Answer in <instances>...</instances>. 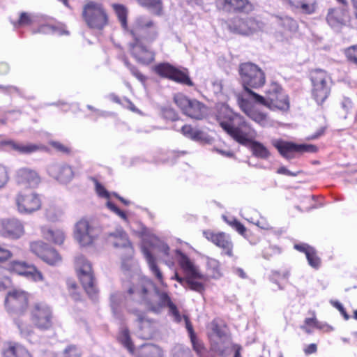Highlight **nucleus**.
Segmentation results:
<instances>
[{
  "label": "nucleus",
  "mask_w": 357,
  "mask_h": 357,
  "mask_svg": "<svg viewBox=\"0 0 357 357\" xmlns=\"http://www.w3.org/2000/svg\"><path fill=\"white\" fill-rule=\"evenodd\" d=\"M43 19L41 18V22L39 23V26L37 29L33 30V33H43V34H53L57 36H63V35H68V31H67L62 26H53L50 25L48 24H43Z\"/></svg>",
  "instance_id": "nucleus-35"
},
{
  "label": "nucleus",
  "mask_w": 357,
  "mask_h": 357,
  "mask_svg": "<svg viewBox=\"0 0 357 357\" xmlns=\"http://www.w3.org/2000/svg\"><path fill=\"white\" fill-rule=\"evenodd\" d=\"M24 234V225L17 219L0 220V236L10 239H18Z\"/></svg>",
  "instance_id": "nucleus-20"
},
{
  "label": "nucleus",
  "mask_w": 357,
  "mask_h": 357,
  "mask_svg": "<svg viewBox=\"0 0 357 357\" xmlns=\"http://www.w3.org/2000/svg\"><path fill=\"white\" fill-rule=\"evenodd\" d=\"M118 340L132 354H135V347L131 341L129 330L126 327H121L118 335Z\"/></svg>",
  "instance_id": "nucleus-39"
},
{
  "label": "nucleus",
  "mask_w": 357,
  "mask_h": 357,
  "mask_svg": "<svg viewBox=\"0 0 357 357\" xmlns=\"http://www.w3.org/2000/svg\"><path fill=\"white\" fill-rule=\"evenodd\" d=\"M107 241L114 248L123 250L122 268L128 270L130 260L134 255V249L126 231L121 227H118L115 231L108 234Z\"/></svg>",
  "instance_id": "nucleus-10"
},
{
  "label": "nucleus",
  "mask_w": 357,
  "mask_h": 357,
  "mask_svg": "<svg viewBox=\"0 0 357 357\" xmlns=\"http://www.w3.org/2000/svg\"><path fill=\"white\" fill-rule=\"evenodd\" d=\"M142 7L146 8L156 15H160L162 11V0H137Z\"/></svg>",
  "instance_id": "nucleus-40"
},
{
  "label": "nucleus",
  "mask_w": 357,
  "mask_h": 357,
  "mask_svg": "<svg viewBox=\"0 0 357 357\" xmlns=\"http://www.w3.org/2000/svg\"><path fill=\"white\" fill-rule=\"evenodd\" d=\"M51 145L57 151L62 153H68L69 149L59 142H52Z\"/></svg>",
  "instance_id": "nucleus-63"
},
{
  "label": "nucleus",
  "mask_w": 357,
  "mask_h": 357,
  "mask_svg": "<svg viewBox=\"0 0 357 357\" xmlns=\"http://www.w3.org/2000/svg\"><path fill=\"white\" fill-rule=\"evenodd\" d=\"M130 33L133 38V42L130 43L131 54L139 63H151L155 54L147 45L153 43L158 37L159 31L156 24L147 16H138L132 24Z\"/></svg>",
  "instance_id": "nucleus-3"
},
{
  "label": "nucleus",
  "mask_w": 357,
  "mask_h": 357,
  "mask_svg": "<svg viewBox=\"0 0 357 357\" xmlns=\"http://www.w3.org/2000/svg\"><path fill=\"white\" fill-rule=\"evenodd\" d=\"M332 305L337 308L342 315L344 317L345 320H348L349 319V315L345 311L342 305L338 301H331Z\"/></svg>",
  "instance_id": "nucleus-61"
},
{
  "label": "nucleus",
  "mask_w": 357,
  "mask_h": 357,
  "mask_svg": "<svg viewBox=\"0 0 357 357\" xmlns=\"http://www.w3.org/2000/svg\"><path fill=\"white\" fill-rule=\"evenodd\" d=\"M29 294L20 289L9 290L4 301L6 312L10 315H24L29 307Z\"/></svg>",
  "instance_id": "nucleus-11"
},
{
  "label": "nucleus",
  "mask_w": 357,
  "mask_h": 357,
  "mask_svg": "<svg viewBox=\"0 0 357 357\" xmlns=\"http://www.w3.org/2000/svg\"><path fill=\"white\" fill-rule=\"evenodd\" d=\"M15 202L20 213L29 214L38 211L41 207V200L35 192H21L16 196Z\"/></svg>",
  "instance_id": "nucleus-18"
},
{
  "label": "nucleus",
  "mask_w": 357,
  "mask_h": 357,
  "mask_svg": "<svg viewBox=\"0 0 357 357\" xmlns=\"http://www.w3.org/2000/svg\"><path fill=\"white\" fill-rule=\"evenodd\" d=\"M48 174L60 183H67L73 177L71 167L66 164H53L47 169Z\"/></svg>",
  "instance_id": "nucleus-24"
},
{
  "label": "nucleus",
  "mask_w": 357,
  "mask_h": 357,
  "mask_svg": "<svg viewBox=\"0 0 357 357\" xmlns=\"http://www.w3.org/2000/svg\"><path fill=\"white\" fill-rule=\"evenodd\" d=\"M238 72L247 97L251 100V89H259L266 83L265 73L256 64L246 62L240 64Z\"/></svg>",
  "instance_id": "nucleus-6"
},
{
  "label": "nucleus",
  "mask_w": 357,
  "mask_h": 357,
  "mask_svg": "<svg viewBox=\"0 0 357 357\" xmlns=\"http://www.w3.org/2000/svg\"><path fill=\"white\" fill-rule=\"evenodd\" d=\"M41 231L43 237L46 240L52 241L55 244H62L66 237L65 232L60 229H52L46 227H43Z\"/></svg>",
  "instance_id": "nucleus-34"
},
{
  "label": "nucleus",
  "mask_w": 357,
  "mask_h": 357,
  "mask_svg": "<svg viewBox=\"0 0 357 357\" xmlns=\"http://www.w3.org/2000/svg\"><path fill=\"white\" fill-rule=\"evenodd\" d=\"M211 349L218 355L225 357L227 356L226 347L218 343H213L211 344Z\"/></svg>",
  "instance_id": "nucleus-56"
},
{
  "label": "nucleus",
  "mask_w": 357,
  "mask_h": 357,
  "mask_svg": "<svg viewBox=\"0 0 357 357\" xmlns=\"http://www.w3.org/2000/svg\"><path fill=\"white\" fill-rule=\"evenodd\" d=\"M100 234V229L87 220L78 221L74 229V238L80 247L91 246Z\"/></svg>",
  "instance_id": "nucleus-12"
},
{
  "label": "nucleus",
  "mask_w": 357,
  "mask_h": 357,
  "mask_svg": "<svg viewBox=\"0 0 357 357\" xmlns=\"http://www.w3.org/2000/svg\"><path fill=\"white\" fill-rule=\"evenodd\" d=\"M14 324L19 330L20 335L24 337H28L33 333V325L27 322L21 316L14 319Z\"/></svg>",
  "instance_id": "nucleus-38"
},
{
  "label": "nucleus",
  "mask_w": 357,
  "mask_h": 357,
  "mask_svg": "<svg viewBox=\"0 0 357 357\" xmlns=\"http://www.w3.org/2000/svg\"><path fill=\"white\" fill-rule=\"evenodd\" d=\"M112 7L116 13V15H117L119 22H121V24L122 27L124 29H128V23H127V15H128V10L127 8L121 4H113Z\"/></svg>",
  "instance_id": "nucleus-41"
},
{
  "label": "nucleus",
  "mask_w": 357,
  "mask_h": 357,
  "mask_svg": "<svg viewBox=\"0 0 357 357\" xmlns=\"http://www.w3.org/2000/svg\"><path fill=\"white\" fill-rule=\"evenodd\" d=\"M294 248L301 252L305 253V256L307 255V252H311L314 248L308 245L306 243H300V244H295Z\"/></svg>",
  "instance_id": "nucleus-60"
},
{
  "label": "nucleus",
  "mask_w": 357,
  "mask_h": 357,
  "mask_svg": "<svg viewBox=\"0 0 357 357\" xmlns=\"http://www.w3.org/2000/svg\"><path fill=\"white\" fill-rule=\"evenodd\" d=\"M123 301V295L119 292H115L111 294L110 305L114 315L117 316L119 310L120 305Z\"/></svg>",
  "instance_id": "nucleus-43"
},
{
  "label": "nucleus",
  "mask_w": 357,
  "mask_h": 357,
  "mask_svg": "<svg viewBox=\"0 0 357 357\" xmlns=\"http://www.w3.org/2000/svg\"><path fill=\"white\" fill-rule=\"evenodd\" d=\"M142 252L151 274L156 278L162 286L166 285L164 282L163 274L156 264L155 257L146 248H143Z\"/></svg>",
  "instance_id": "nucleus-30"
},
{
  "label": "nucleus",
  "mask_w": 357,
  "mask_h": 357,
  "mask_svg": "<svg viewBox=\"0 0 357 357\" xmlns=\"http://www.w3.org/2000/svg\"><path fill=\"white\" fill-rule=\"evenodd\" d=\"M310 80L312 97L318 105H321L331 93V78L325 70L316 69L310 73Z\"/></svg>",
  "instance_id": "nucleus-9"
},
{
  "label": "nucleus",
  "mask_w": 357,
  "mask_h": 357,
  "mask_svg": "<svg viewBox=\"0 0 357 357\" xmlns=\"http://www.w3.org/2000/svg\"><path fill=\"white\" fill-rule=\"evenodd\" d=\"M80 349L74 344L68 345L60 354L59 357H81Z\"/></svg>",
  "instance_id": "nucleus-45"
},
{
  "label": "nucleus",
  "mask_w": 357,
  "mask_h": 357,
  "mask_svg": "<svg viewBox=\"0 0 357 357\" xmlns=\"http://www.w3.org/2000/svg\"><path fill=\"white\" fill-rule=\"evenodd\" d=\"M9 180L8 171L6 167L0 165V189L3 188Z\"/></svg>",
  "instance_id": "nucleus-54"
},
{
  "label": "nucleus",
  "mask_w": 357,
  "mask_h": 357,
  "mask_svg": "<svg viewBox=\"0 0 357 357\" xmlns=\"http://www.w3.org/2000/svg\"><path fill=\"white\" fill-rule=\"evenodd\" d=\"M273 145L278 149L279 153L285 158L290 159L293 157L292 154L298 152V144L287 142L282 140L273 141Z\"/></svg>",
  "instance_id": "nucleus-32"
},
{
  "label": "nucleus",
  "mask_w": 357,
  "mask_h": 357,
  "mask_svg": "<svg viewBox=\"0 0 357 357\" xmlns=\"http://www.w3.org/2000/svg\"><path fill=\"white\" fill-rule=\"evenodd\" d=\"M106 206L111 211L117 215L123 221H125L126 222H128V218L126 212L119 209L114 204L109 201L107 202Z\"/></svg>",
  "instance_id": "nucleus-49"
},
{
  "label": "nucleus",
  "mask_w": 357,
  "mask_h": 357,
  "mask_svg": "<svg viewBox=\"0 0 357 357\" xmlns=\"http://www.w3.org/2000/svg\"><path fill=\"white\" fill-rule=\"evenodd\" d=\"M96 190L100 197L107 199L109 198V192L99 183H96Z\"/></svg>",
  "instance_id": "nucleus-57"
},
{
  "label": "nucleus",
  "mask_w": 357,
  "mask_h": 357,
  "mask_svg": "<svg viewBox=\"0 0 357 357\" xmlns=\"http://www.w3.org/2000/svg\"><path fill=\"white\" fill-rule=\"evenodd\" d=\"M65 213V207L59 203H50L45 208V217L49 221H61Z\"/></svg>",
  "instance_id": "nucleus-31"
},
{
  "label": "nucleus",
  "mask_w": 357,
  "mask_h": 357,
  "mask_svg": "<svg viewBox=\"0 0 357 357\" xmlns=\"http://www.w3.org/2000/svg\"><path fill=\"white\" fill-rule=\"evenodd\" d=\"M283 4L293 12L313 15L318 9V0H282Z\"/></svg>",
  "instance_id": "nucleus-22"
},
{
  "label": "nucleus",
  "mask_w": 357,
  "mask_h": 357,
  "mask_svg": "<svg viewBox=\"0 0 357 357\" xmlns=\"http://www.w3.org/2000/svg\"><path fill=\"white\" fill-rule=\"evenodd\" d=\"M181 132L184 136L195 142H205L208 139V136L204 132L190 125L183 126Z\"/></svg>",
  "instance_id": "nucleus-36"
},
{
  "label": "nucleus",
  "mask_w": 357,
  "mask_h": 357,
  "mask_svg": "<svg viewBox=\"0 0 357 357\" xmlns=\"http://www.w3.org/2000/svg\"><path fill=\"white\" fill-rule=\"evenodd\" d=\"M31 251L50 265H57L61 261L59 254L43 241H34L30 244Z\"/></svg>",
  "instance_id": "nucleus-19"
},
{
  "label": "nucleus",
  "mask_w": 357,
  "mask_h": 357,
  "mask_svg": "<svg viewBox=\"0 0 357 357\" xmlns=\"http://www.w3.org/2000/svg\"><path fill=\"white\" fill-rule=\"evenodd\" d=\"M251 102L253 101L249 97L238 96V103L240 108L250 119L262 127L273 125V121L268 116L267 114L260 111Z\"/></svg>",
  "instance_id": "nucleus-15"
},
{
  "label": "nucleus",
  "mask_w": 357,
  "mask_h": 357,
  "mask_svg": "<svg viewBox=\"0 0 357 357\" xmlns=\"http://www.w3.org/2000/svg\"><path fill=\"white\" fill-rule=\"evenodd\" d=\"M251 100L272 110L287 111L289 108L288 96L283 92L281 86L277 84H271L265 97L255 92H251Z\"/></svg>",
  "instance_id": "nucleus-5"
},
{
  "label": "nucleus",
  "mask_w": 357,
  "mask_h": 357,
  "mask_svg": "<svg viewBox=\"0 0 357 357\" xmlns=\"http://www.w3.org/2000/svg\"><path fill=\"white\" fill-rule=\"evenodd\" d=\"M162 114L164 118L171 120L176 121L177 119V114L175 111L172 108H164L162 110Z\"/></svg>",
  "instance_id": "nucleus-55"
},
{
  "label": "nucleus",
  "mask_w": 357,
  "mask_h": 357,
  "mask_svg": "<svg viewBox=\"0 0 357 357\" xmlns=\"http://www.w3.org/2000/svg\"><path fill=\"white\" fill-rule=\"evenodd\" d=\"M10 270L17 275H24L34 282H43L44 277L34 266L26 262L13 261L10 266Z\"/></svg>",
  "instance_id": "nucleus-21"
},
{
  "label": "nucleus",
  "mask_w": 357,
  "mask_h": 357,
  "mask_svg": "<svg viewBox=\"0 0 357 357\" xmlns=\"http://www.w3.org/2000/svg\"><path fill=\"white\" fill-rule=\"evenodd\" d=\"M346 13L341 9L328 10L326 20L333 29H339L344 23Z\"/></svg>",
  "instance_id": "nucleus-33"
},
{
  "label": "nucleus",
  "mask_w": 357,
  "mask_h": 357,
  "mask_svg": "<svg viewBox=\"0 0 357 357\" xmlns=\"http://www.w3.org/2000/svg\"><path fill=\"white\" fill-rule=\"evenodd\" d=\"M75 267L79 279L88 296L93 301L97 298L98 289L91 262L83 255L75 257Z\"/></svg>",
  "instance_id": "nucleus-7"
},
{
  "label": "nucleus",
  "mask_w": 357,
  "mask_h": 357,
  "mask_svg": "<svg viewBox=\"0 0 357 357\" xmlns=\"http://www.w3.org/2000/svg\"><path fill=\"white\" fill-rule=\"evenodd\" d=\"M306 258L308 264L314 269H319L321 266V259L317 256V252L314 248L311 252H307Z\"/></svg>",
  "instance_id": "nucleus-46"
},
{
  "label": "nucleus",
  "mask_w": 357,
  "mask_h": 357,
  "mask_svg": "<svg viewBox=\"0 0 357 357\" xmlns=\"http://www.w3.org/2000/svg\"><path fill=\"white\" fill-rule=\"evenodd\" d=\"M12 256L11 252L3 245H0V261H6Z\"/></svg>",
  "instance_id": "nucleus-59"
},
{
  "label": "nucleus",
  "mask_w": 357,
  "mask_h": 357,
  "mask_svg": "<svg viewBox=\"0 0 357 357\" xmlns=\"http://www.w3.org/2000/svg\"><path fill=\"white\" fill-rule=\"evenodd\" d=\"M124 64L130 70V73L135 76L139 81L144 82L145 77L137 70L136 67L131 65L127 59L124 60Z\"/></svg>",
  "instance_id": "nucleus-50"
},
{
  "label": "nucleus",
  "mask_w": 357,
  "mask_h": 357,
  "mask_svg": "<svg viewBox=\"0 0 357 357\" xmlns=\"http://www.w3.org/2000/svg\"><path fill=\"white\" fill-rule=\"evenodd\" d=\"M125 299L127 302L133 301L144 304L155 312H159L162 308L167 307L174 321L181 323L184 320L193 349L197 354L201 357L204 354L205 348L197 337L189 318L185 314H181L167 292L160 291L151 280L142 278L137 284L129 288Z\"/></svg>",
  "instance_id": "nucleus-1"
},
{
  "label": "nucleus",
  "mask_w": 357,
  "mask_h": 357,
  "mask_svg": "<svg viewBox=\"0 0 357 357\" xmlns=\"http://www.w3.org/2000/svg\"><path fill=\"white\" fill-rule=\"evenodd\" d=\"M1 145L8 146L10 150L15 151L22 154H29L38 151L40 146L33 144H20L13 140H3L0 142Z\"/></svg>",
  "instance_id": "nucleus-28"
},
{
  "label": "nucleus",
  "mask_w": 357,
  "mask_h": 357,
  "mask_svg": "<svg viewBox=\"0 0 357 357\" xmlns=\"http://www.w3.org/2000/svg\"><path fill=\"white\" fill-rule=\"evenodd\" d=\"M277 173L279 174H284L289 176H296L300 172H293L287 169L285 167H280L278 169Z\"/></svg>",
  "instance_id": "nucleus-62"
},
{
  "label": "nucleus",
  "mask_w": 357,
  "mask_h": 357,
  "mask_svg": "<svg viewBox=\"0 0 357 357\" xmlns=\"http://www.w3.org/2000/svg\"><path fill=\"white\" fill-rule=\"evenodd\" d=\"M298 152L303 153V152H315L317 148L314 145H307V144H298Z\"/></svg>",
  "instance_id": "nucleus-58"
},
{
  "label": "nucleus",
  "mask_w": 357,
  "mask_h": 357,
  "mask_svg": "<svg viewBox=\"0 0 357 357\" xmlns=\"http://www.w3.org/2000/svg\"><path fill=\"white\" fill-rule=\"evenodd\" d=\"M203 234L206 238L221 248L225 254L232 256V243L229 236L223 232L214 233L211 231H204Z\"/></svg>",
  "instance_id": "nucleus-23"
},
{
  "label": "nucleus",
  "mask_w": 357,
  "mask_h": 357,
  "mask_svg": "<svg viewBox=\"0 0 357 357\" xmlns=\"http://www.w3.org/2000/svg\"><path fill=\"white\" fill-rule=\"evenodd\" d=\"M1 354L3 357H32L24 347L15 342L4 344Z\"/></svg>",
  "instance_id": "nucleus-27"
},
{
  "label": "nucleus",
  "mask_w": 357,
  "mask_h": 357,
  "mask_svg": "<svg viewBox=\"0 0 357 357\" xmlns=\"http://www.w3.org/2000/svg\"><path fill=\"white\" fill-rule=\"evenodd\" d=\"M10 284V280L6 275V271L0 267V289H4Z\"/></svg>",
  "instance_id": "nucleus-52"
},
{
  "label": "nucleus",
  "mask_w": 357,
  "mask_h": 357,
  "mask_svg": "<svg viewBox=\"0 0 357 357\" xmlns=\"http://www.w3.org/2000/svg\"><path fill=\"white\" fill-rule=\"evenodd\" d=\"M137 322L139 327V331L137 332V335L142 339L151 338L154 329L151 321L146 319L144 314L137 313Z\"/></svg>",
  "instance_id": "nucleus-29"
},
{
  "label": "nucleus",
  "mask_w": 357,
  "mask_h": 357,
  "mask_svg": "<svg viewBox=\"0 0 357 357\" xmlns=\"http://www.w3.org/2000/svg\"><path fill=\"white\" fill-rule=\"evenodd\" d=\"M233 223H234L233 228L236 231H238L240 234L243 235L245 232V231H246L245 227L240 222L234 221Z\"/></svg>",
  "instance_id": "nucleus-64"
},
{
  "label": "nucleus",
  "mask_w": 357,
  "mask_h": 357,
  "mask_svg": "<svg viewBox=\"0 0 357 357\" xmlns=\"http://www.w3.org/2000/svg\"><path fill=\"white\" fill-rule=\"evenodd\" d=\"M82 15L90 28L102 29L107 23L105 9L101 4L94 1H89L84 6Z\"/></svg>",
  "instance_id": "nucleus-13"
},
{
  "label": "nucleus",
  "mask_w": 357,
  "mask_h": 357,
  "mask_svg": "<svg viewBox=\"0 0 357 357\" xmlns=\"http://www.w3.org/2000/svg\"><path fill=\"white\" fill-rule=\"evenodd\" d=\"M280 24L291 31H295L298 29L297 22L291 17L285 16L280 17Z\"/></svg>",
  "instance_id": "nucleus-47"
},
{
  "label": "nucleus",
  "mask_w": 357,
  "mask_h": 357,
  "mask_svg": "<svg viewBox=\"0 0 357 357\" xmlns=\"http://www.w3.org/2000/svg\"><path fill=\"white\" fill-rule=\"evenodd\" d=\"M154 70L162 77L167 78L187 86H193V82L190 79L188 70L185 68L181 70L168 63H161L155 66Z\"/></svg>",
  "instance_id": "nucleus-16"
},
{
  "label": "nucleus",
  "mask_w": 357,
  "mask_h": 357,
  "mask_svg": "<svg viewBox=\"0 0 357 357\" xmlns=\"http://www.w3.org/2000/svg\"><path fill=\"white\" fill-rule=\"evenodd\" d=\"M207 269L210 275L213 278H218L222 275L220 263L215 259H208Z\"/></svg>",
  "instance_id": "nucleus-42"
},
{
  "label": "nucleus",
  "mask_w": 357,
  "mask_h": 357,
  "mask_svg": "<svg viewBox=\"0 0 357 357\" xmlns=\"http://www.w3.org/2000/svg\"><path fill=\"white\" fill-rule=\"evenodd\" d=\"M174 100L183 114L192 119H202L206 114V107L197 100L189 99L182 93L176 94Z\"/></svg>",
  "instance_id": "nucleus-14"
},
{
  "label": "nucleus",
  "mask_w": 357,
  "mask_h": 357,
  "mask_svg": "<svg viewBox=\"0 0 357 357\" xmlns=\"http://www.w3.org/2000/svg\"><path fill=\"white\" fill-rule=\"evenodd\" d=\"M172 357H192V356L188 347L183 344H177L172 349Z\"/></svg>",
  "instance_id": "nucleus-44"
},
{
  "label": "nucleus",
  "mask_w": 357,
  "mask_h": 357,
  "mask_svg": "<svg viewBox=\"0 0 357 357\" xmlns=\"http://www.w3.org/2000/svg\"><path fill=\"white\" fill-rule=\"evenodd\" d=\"M40 22L41 17L38 15L22 13L18 20L16 22H13V24L15 27H17L39 24Z\"/></svg>",
  "instance_id": "nucleus-37"
},
{
  "label": "nucleus",
  "mask_w": 357,
  "mask_h": 357,
  "mask_svg": "<svg viewBox=\"0 0 357 357\" xmlns=\"http://www.w3.org/2000/svg\"><path fill=\"white\" fill-rule=\"evenodd\" d=\"M229 29L241 35H250L262 30L264 24L252 17H235L229 23Z\"/></svg>",
  "instance_id": "nucleus-17"
},
{
  "label": "nucleus",
  "mask_w": 357,
  "mask_h": 357,
  "mask_svg": "<svg viewBox=\"0 0 357 357\" xmlns=\"http://www.w3.org/2000/svg\"><path fill=\"white\" fill-rule=\"evenodd\" d=\"M30 320L35 328L47 331L54 326V312L52 307L45 302H36L29 310Z\"/></svg>",
  "instance_id": "nucleus-8"
},
{
  "label": "nucleus",
  "mask_w": 357,
  "mask_h": 357,
  "mask_svg": "<svg viewBox=\"0 0 357 357\" xmlns=\"http://www.w3.org/2000/svg\"><path fill=\"white\" fill-rule=\"evenodd\" d=\"M217 7L223 10H235L249 12L252 10V6L248 0H217Z\"/></svg>",
  "instance_id": "nucleus-25"
},
{
  "label": "nucleus",
  "mask_w": 357,
  "mask_h": 357,
  "mask_svg": "<svg viewBox=\"0 0 357 357\" xmlns=\"http://www.w3.org/2000/svg\"><path fill=\"white\" fill-rule=\"evenodd\" d=\"M217 120L221 128L235 141L245 145L251 142L253 155L261 159H267L271 153L261 143L252 141L256 131L240 114L234 112L227 105H222L218 109Z\"/></svg>",
  "instance_id": "nucleus-2"
},
{
  "label": "nucleus",
  "mask_w": 357,
  "mask_h": 357,
  "mask_svg": "<svg viewBox=\"0 0 357 357\" xmlns=\"http://www.w3.org/2000/svg\"><path fill=\"white\" fill-rule=\"evenodd\" d=\"M17 181L19 183L35 187L40 182L38 174L27 168H21L17 172Z\"/></svg>",
  "instance_id": "nucleus-26"
},
{
  "label": "nucleus",
  "mask_w": 357,
  "mask_h": 357,
  "mask_svg": "<svg viewBox=\"0 0 357 357\" xmlns=\"http://www.w3.org/2000/svg\"><path fill=\"white\" fill-rule=\"evenodd\" d=\"M248 222H252L261 229L268 230L271 229V226L269 225V223L264 219L261 218V220H257V221H255L253 218H245Z\"/></svg>",
  "instance_id": "nucleus-53"
},
{
  "label": "nucleus",
  "mask_w": 357,
  "mask_h": 357,
  "mask_svg": "<svg viewBox=\"0 0 357 357\" xmlns=\"http://www.w3.org/2000/svg\"><path fill=\"white\" fill-rule=\"evenodd\" d=\"M106 206L111 211L117 215L123 221H125L126 222H128V218L126 212L119 209L114 204L109 201L107 202Z\"/></svg>",
  "instance_id": "nucleus-48"
},
{
  "label": "nucleus",
  "mask_w": 357,
  "mask_h": 357,
  "mask_svg": "<svg viewBox=\"0 0 357 357\" xmlns=\"http://www.w3.org/2000/svg\"><path fill=\"white\" fill-rule=\"evenodd\" d=\"M177 261L183 270L185 276L181 277L177 273L172 278L176 280L179 284L186 289H190L199 294H202L205 290L204 284L199 281L204 279L199 268L189 259V257L183 253L180 250H176Z\"/></svg>",
  "instance_id": "nucleus-4"
},
{
  "label": "nucleus",
  "mask_w": 357,
  "mask_h": 357,
  "mask_svg": "<svg viewBox=\"0 0 357 357\" xmlns=\"http://www.w3.org/2000/svg\"><path fill=\"white\" fill-rule=\"evenodd\" d=\"M345 55L349 61L357 64V45H354L345 50Z\"/></svg>",
  "instance_id": "nucleus-51"
}]
</instances>
